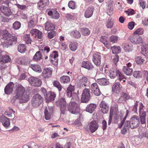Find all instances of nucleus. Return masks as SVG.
I'll list each match as a JSON object with an SVG mask.
<instances>
[{"label":"nucleus","instance_id":"f257e3e1","mask_svg":"<svg viewBox=\"0 0 148 148\" xmlns=\"http://www.w3.org/2000/svg\"><path fill=\"white\" fill-rule=\"evenodd\" d=\"M14 94L15 98L19 99L21 103L27 102L29 99V93L21 85H18L14 92Z\"/></svg>","mask_w":148,"mask_h":148},{"label":"nucleus","instance_id":"f03ea898","mask_svg":"<svg viewBox=\"0 0 148 148\" xmlns=\"http://www.w3.org/2000/svg\"><path fill=\"white\" fill-rule=\"evenodd\" d=\"M2 37L1 41L3 47L4 48H8L9 45H12L16 43L17 39L16 37L9 33L3 34Z\"/></svg>","mask_w":148,"mask_h":148},{"label":"nucleus","instance_id":"7ed1b4c3","mask_svg":"<svg viewBox=\"0 0 148 148\" xmlns=\"http://www.w3.org/2000/svg\"><path fill=\"white\" fill-rule=\"evenodd\" d=\"M109 76L111 79H114L117 77L118 79L121 82L122 79L125 78L123 74L118 69L115 68H112L109 70Z\"/></svg>","mask_w":148,"mask_h":148},{"label":"nucleus","instance_id":"20e7f679","mask_svg":"<svg viewBox=\"0 0 148 148\" xmlns=\"http://www.w3.org/2000/svg\"><path fill=\"white\" fill-rule=\"evenodd\" d=\"M129 122V125L132 129L137 127L140 125V119L137 115L132 116L130 119V121H126Z\"/></svg>","mask_w":148,"mask_h":148},{"label":"nucleus","instance_id":"39448f33","mask_svg":"<svg viewBox=\"0 0 148 148\" xmlns=\"http://www.w3.org/2000/svg\"><path fill=\"white\" fill-rule=\"evenodd\" d=\"M43 98L41 95L38 94H36L34 95L32 99V105L34 107H37L43 102Z\"/></svg>","mask_w":148,"mask_h":148},{"label":"nucleus","instance_id":"423d86ee","mask_svg":"<svg viewBox=\"0 0 148 148\" xmlns=\"http://www.w3.org/2000/svg\"><path fill=\"white\" fill-rule=\"evenodd\" d=\"M90 99V90L89 89H85L82 93L81 102L82 103H86Z\"/></svg>","mask_w":148,"mask_h":148},{"label":"nucleus","instance_id":"0eeeda50","mask_svg":"<svg viewBox=\"0 0 148 148\" xmlns=\"http://www.w3.org/2000/svg\"><path fill=\"white\" fill-rule=\"evenodd\" d=\"M68 110L71 113L75 114L79 112V106L75 102H71L68 106Z\"/></svg>","mask_w":148,"mask_h":148},{"label":"nucleus","instance_id":"6e6552de","mask_svg":"<svg viewBox=\"0 0 148 148\" xmlns=\"http://www.w3.org/2000/svg\"><path fill=\"white\" fill-rule=\"evenodd\" d=\"M132 66V64L130 62L126 63V65L123 67L122 71L126 75H131L133 72Z\"/></svg>","mask_w":148,"mask_h":148},{"label":"nucleus","instance_id":"1a4fd4ad","mask_svg":"<svg viewBox=\"0 0 148 148\" xmlns=\"http://www.w3.org/2000/svg\"><path fill=\"white\" fill-rule=\"evenodd\" d=\"M29 83L32 86L39 87L41 86L42 84V81L39 79L35 77H31L28 79Z\"/></svg>","mask_w":148,"mask_h":148},{"label":"nucleus","instance_id":"9d476101","mask_svg":"<svg viewBox=\"0 0 148 148\" xmlns=\"http://www.w3.org/2000/svg\"><path fill=\"white\" fill-rule=\"evenodd\" d=\"M59 104L60 108L61 113L64 114L66 111V103L65 99L62 98L60 99Z\"/></svg>","mask_w":148,"mask_h":148},{"label":"nucleus","instance_id":"9b49d317","mask_svg":"<svg viewBox=\"0 0 148 148\" xmlns=\"http://www.w3.org/2000/svg\"><path fill=\"white\" fill-rule=\"evenodd\" d=\"M129 39L131 42L135 44L142 43L143 42V39L141 37L134 34L130 36Z\"/></svg>","mask_w":148,"mask_h":148},{"label":"nucleus","instance_id":"f8f14e48","mask_svg":"<svg viewBox=\"0 0 148 148\" xmlns=\"http://www.w3.org/2000/svg\"><path fill=\"white\" fill-rule=\"evenodd\" d=\"M92 60L94 64L98 66H99L101 63V56L99 53H94L93 55Z\"/></svg>","mask_w":148,"mask_h":148},{"label":"nucleus","instance_id":"ddd939ff","mask_svg":"<svg viewBox=\"0 0 148 148\" xmlns=\"http://www.w3.org/2000/svg\"><path fill=\"white\" fill-rule=\"evenodd\" d=\"M58 56V52L54 51L49 56V60L53 64L57 65L58 63L57 57Z\"/></svg>","mask_w":148,"mask_h":148},{"label":"nucleus","instance_id":"4468645a","mask_svg":"<svg viewBox=\"0 0 148 148\" xmlns=\"http://www.w3.org/2000/svg\"><path fill=\"white\" fill-rule=\"evenodd\" d=\"M99 125L95 121H91L89 124V128L91 132L93 133L98 129Z\"/></svg>","mask_w":148,"mask_h":148},{"label":"nucleus","instance_id":"2eb2a0df","mask_svg":"<svg viewBox=\"0 0 148 148\" xmlns=\"http://www.w3.org/2000/svg\"><path fill=\"white\" fill-rule=\"evenodd\" d=\"M30 33L34 37H37L38 38L41 39L42 38V32L36 29H34L30 31Z\"/></svg>","mask_w":148,"mask_h":148},{"label":"nucleus","instance_id":"dca6fc26","mask_svg":"<svg viewBox=\"0 0 148 148\" xmlns=\"http://www.w3.org/2000/svg\"><path fill=\"white\" fill-rule=\"evenodd\" d=\"M91 89L93 93L96 96H99L100 95V91L97 84L94 83L91 85Z\"/></svg>","mask_w":148,"mask_h":148},{"label":"nucleus","instance_id":"f3484780","mask_svg":"<svg viewBox=\"0 0 148 148\" xmlns=\"http://www.w3.org/2000/svg\"><path fill=\"white\" fill-rule=\"evenodd\" d=\"M87 82L88 78L86 77H83L78 81L77 86L80 88L85 87Z\"/></svg>","mask_w":148,"mask_h":148},{"label":"nucleus","instance_id":"a211bd4d","mask_svg":"<svg viewBox=\"0 0 148 148\" xmlns=\"http://www.w3.org/2000/svg\"><path fill=\"white\" fill-rule=\"evenodd\" d=\"M101 110L104 114L106 113L108 111L109 106L107 103L104 101H101L100 105Z\"/></svg>","mask_w":148,"mask_h":148},{"label":"nucleus","instance_id":"6ab92c4d","mask_svg":"<svg viewBox=\"0 0 148 148\" xmlns=\"http://www.w3.org/2000/svg\"><path fill=\"white\" fill-rule=\"evenodd\" d=\"M14 86V84L12 82H10L5 87V93L7 95L10 94L12 91Z\"/></svg>","mask_w":148,"mask_h":148},{"label":"nucleus","instance_id":"aec40b11","mask_svg":"<svg viewBox=\"0 0 148 148\" xmlns=\"http://www.w3.org/2000/svg\"><path fill=\"white\" fill-rule=\"evenodd\" d=\"M51 18L54 19H58L60 17V15L57 11L54 9H52L48 13Z\"/></svg>","mask_w":148,"mask_h":148},{"label":"nucleus","instance_id":"412c9836","mask_svg":"<svg viewBox=\"0 0 148 148\" xmlns=\"http://www.w3.org/2000/svg\"><path fill=\"white\" fill-rule=\"evenodd\" d=\"M52 71L50 68H47L44 69L42 72L43 76L44 78L51 77L52 74Z\"/></svg>","mask_w":148,"mask_h":148},{"label":"nucleus","instance_id":"4be33fe9","mask_svg":"<svg viewBox=\"0 0 148 148\" xmlns=\"http://www.w3.org/2000/svg\"><path fill=\"white\" fill-rule=\"evenodd\" d=\"M94 10V8L92 6L88 7L85 11L84 16L86 18L90 17L92 15Z\"/></svg>","mask_w":148,"mask_h":148},{"label":"nucleus","instance_id":"5701e85b","mask_svg":"<svg viewBox=\"0 0 148 148\" xmlns=\"http://www.w3.org/2000/svg\"><path fill=\"white\" fill-rule=\"evenodd\" d=\"M56 97V95L53 92H50L48 93L47 97L45 98L46 102L48 103L54 101Z\"/></svg>","mask_w":148,"mask_h":148},{"label":"nucleus","instance_id":"b1692460","mask_svg":"<svg viewBox=\"0 0 148 148\" xmlns=\"http://www.w3.org/2000/svg\"><path fill=\"white\" fill-rule=\"evenodd\" d=\"M75 90L74 87L70 84L66 90V96L69 97H72Z\"/></svg>","mask_w":148,"mask_h":148},{"label":"nucleus","instance_id":"393cba45","mask_svg":"<svg viewBox=\"0 0 148 148\" xmlns=\"http://www.w3.org/2000/svg\"><path fill=\"white\" fill-rule=\"evenodd\" d=\"M1 121L2 125L5 127H8L10 125V122L9 119L5 116L1 118Z\"/></svg>","mask_w":148,"mask_h":148},{"label":"nucleus","instance_id":"a878e982","mask_svg":"<svg viewBox=\"0 0 148 148\" xmlns=\"http://www.w3.org/2000/svg\"><path fill=\"white\" fill-rule=\"evenodd\" d=\"M141 53L146 57L148 58V44L143 45L141 46Z\"/></svg>","mask_w":148,"mask_h":148},{"label":"nucleus","instance_id":"bb28decb","mask_svg":"<svg viewBox=\"0 0 148 148\" xmlns=\"http://www.w3.org/2000/svg\"><path fill=\"white\" fill-rule=\"evenodd\" d=\"M144 107V106L141 103H139V114L140 117H146V113L143 109Z\"/></svg>","mask_w":148,"mask_h":148},{"label":"nucleus","instance_id":"cd10ccee","mask_svg":"<svg viewBox=\"0 0 148 148\" xmlns=\"http://www.w3.org/2000/svg\"><path fill=\"white\" fill-rule=\"evenodd\" d=\"M1 11L3 13L7 16H10L11 14V12L10 9L4 6H1Z\"/></svg>","mask_w":148,"mask_h":148},{"label":"nucleus","instance_id":"c85d7f7f","mask_svg":"<svg viewBox=\"0 0 148 148\" xmlns=\"http://www.w3.org/2000/svg\"><path fill=\"white\" fill-rule=\"evenodd\" d=\"M96 107V105L95 104L91 103L87 106L86 111L90 113H92L95 110Z\"/></svg>","mask_w":148,"mask_h":148},{"label":"nucleus","instance_id":"c756f323","mask_svg":"<svg viewBox=\"0 0 148 148\" xmlns=\"http://www.w3.org/2000/svg\"><path fill=\"white\" fill-rule=\"evenodd\" d=\"M45 29L46 31L53 30L55 28L54 25L49 22H47L45 24Z\"/></svg>","mask_w":148,"mask_h":148},{"label":"nucleus","instance_id":"7c9ffc66","mask_svg":"<svg viewBox=\"0 0 148 148\" xmlns=\"http://www.w3.org/2000/svg\"><path fill=\"white\" fill-rule=\"evenodd\" d=\"M120 83L117 82L113 85L112 90L116 93H118L120 91Z\"/></svg>","mask_w":148,"mask_h":148},{"label":"nucleus","instance_id":"2f4dec72","mask_svg":"<svg viewBox=\"0 0 148 148\" xmlns=\"http://www.w3.org/2000/svg\"><path fill=\"white\" fill-rule=\"evenodd\" d=\"M61 83L63 84L69 83L70 81V77L66 75H63L62 76L60 79Z\"/></svg>","mask_w":148,"mask_h":148},{"label":"nucleus","instance_id":"473e14b6","mask_svg":"<svg viewBox=\"0 0 148 148\" xmlns=\"http://www.w3.org/2000/svg\"><path fill=\"white\" fill-rule=\"evenodd\" d=\"M10 59L8 56L6 55L0 57V62L4 63L8 62L10 61Z\"/></svg>","mask_w":148,"mask_h":148},{"label":"nucleus","instance_id":"72a5a7b5","mask_svg":"<svg viewBox=\"0 0 148 148\" xmlns=\"http://www.w3.org/2000/svg\"><path fill=\"white\" fill-rule=\"evenodd\" d=\"M82 66L88 70H90L93 67L91 63L88 61L83 62L82 63Z\"/></svg>","mask_w":148,"mask_h":148},{"label":"nucleus","instance_id":"f704fd0d","mask_svg":"<svg viewBox=\"0 0 148 148\" xmlns=\"http://www.w3.org/2000/svg\"><path fill=\"white\" fill-rule=\"evenodd\" d=\"M100 41L101 42L103 43L108 49L110 48V46L107 40L106 37V36H102L100 39Z\"/></svg>","mask_w":148,"mask_h":148},{"label":"nucleus","instance_id":"c9c22d12","mask_svg":"<svg viewBox=\"0 0 148 148\" xmlns=\"http://www.w3.org/2000/svg\"><path fill=\"white\" fill-rule=\"evenodd\" d=\"M114 23V19H109L106 22V26L108 28H111L112 27Z\"/></svg>","mask_w":148,"mask_h":148},{"label":"nucleus","instance_id":"e433bc0d","mask_svg":"<svg viewBox=\"0 0 148 148\" xmlns=\"http://www.w3.org/2000/svg\"><path fill=\"white\" fill-rule=\"evenodd\" d=\"M97 82L99 84L101 85H106L108 84L109 82L105 78L98 79Z\"/></svg>","mask_w":148,"mask_h":148},{"label":"nucleus","instance_id":"4c0bfd02","mask_svg":"<svg viewBox=\"0 0 148 148\" xmlns=\"http://www.w3.org/2000/svg\"><path fill=\"white\" fill-rule=\"evenodd\" d=\"M42 58V55L40 51H37L33 58V60L35 61L39 60Z\"/></svg>","mask_w":148,"mask_h":148},{"label":"nucleus","instance_id":"58836bf2","mask_svg":"<svg viewBox=\"0 0 148 148\" xmlns=\"http://www.w3.org/2000/svg\"><path fill=\"white\" fill-rule=\"evenodd\" d=\"M30 67L36 72L40 73L42 71L40 67L38 64H31L30 65Z\"/></svg>","mask_w":148,"mask_h":148},{"label":"nucleus","instance_id":"ea45409f","mask_svg":"<svg viewBox=\"0 0 148 148\" xmlns=\"http://www.w3.org/2000/svg\"><path fill=\"white\" fill-rule=\"evenodd\" d=\"M130 128V125H129V122L128 121H125L124 123V126L121 130V133L123 134H125L127 130Z\"/></svg>","mask_w":148,"mask_h":148},{"label":"nucleus","instance_id":"a19ab883","mask_svg":"<svg viewBox=\"0 0 148 148\" xmlns=\"http://www.w3.org/2000/svg\"><path fill=\"white\" fill-rule=\"evenodd\" d=\"M111 49L112 53L114 54L118 53L120 52L121 50V48L120 47L116 46L112 47Z\"/></svg>","mask_w":148,"mask_h":148},{"label":"nucleus","instance_id":"79ce46f5","mask_svg":"<svg viewBox=\"0 0 148 148\" xmlns=\"http://www.w3.org/2000/svg\"><path fill=\"white\" fill-rule=\"evenodd\" d=\"M18 50L21 53H24L26 50V46L24 44H20L18 46Z\"/></svg>","mask_w":148,"mask_h":148},{"label":"nucleus","instance_id":"37998d69","mask_svg":"<svg viewBox=\"0 0 148 148\" xmlns=\"http://www.w3.org/2000/svg\"><path fill=\"white\" fill-rule=\"evenodd\" d=\"M44 113L45 119L47 120H49L51 118V114L49 112L47 107L45 108Z\"/></svg>","mask_w":148,"mask_h":148},{"label":"nucleus","instance_id":"c03bdc74","mask_svg":"<svg viewBox=\"0 0 148 148\" xmlns=\"http://www.w3.org/2000/svg\"><path fill=\"white\" fill-rule=\"evenodd\" d=\"M129 110H127L126 111V114L125 116L123 118L122 120H121V123L119 125L118 127L119 128H121L123 125H124V123L125 122V121L129 114Z\"/></svg>","mask_w":148,"mask_h":148},{"label":"nucleus","instance_id":"a18cd8bd","mask_svg":"<svg viewBox=\"0 0 148 148\" xmlns=\"http://www.w3.org/2000/svg\"><path fill=\"white\" fill-rule=\"evenodd\" d=\"M54 86L57 88L59 91H61L63 87L61 86L60 82L57 81H54L53 82Z\"/></svg>","mask_w":148,"mask_h":148},{"label":"nucleus","instance_id":"49530a36","mask_svg":"<svg viewBox=\"0 0 148 148\" xmlns=\"http://www.w3.org/2000/svg\"><path fill=\"white\" fill-rule=\"evenodd\" d=\"M80 31L82 34L84 36L88 35L90 34V31L88 28H81Z\"/></svg>","mask_w":148,"mask_h":148},{"label":"nucleus","instance_id":"de8ad7c7","mask_svg":"<svg viewBox=\"0 0 148 148\" xmlns=\"http://www.w3.org/2000/svg\"><path fill=\"white\" fill-rule=\"evenodd\" d=\"M24 40L27 44H31L32 42L29 34H25L24 36Z\"/></svg>","mask_w":148,"mask_h":148},{"label":"nucleus","instance_id":"09e8293b","mask_svg":"<svg viewBox=\"0 0 148 148\" xmlns=\"http://www.w3.org/2000/svg\"><path fill=\"white\" fill-rule=\"evenodd\" d=\"M136 61L138 64H142L145 61V59L143 57L138 56L136 58Z\"/></svg>","mask_w":148,"mask_h":148},{"label":"nucleus","instance_id":"8fccbe9b","mask_svg":"<svg viewBox=\"0 0 148 148\" xmlns=\"http://www.w3.org/2000/svg\"><path fill=\"white\" fill-rule=\"evenodd\" d=\"M77 47V44L76 43H71L69 45V47L72 51H75Z\"/></svg>","mask_w":148,"mask_h":148},{"label":"nucleus","instance_id":"3c124183","mask_svg":"<svg viewBox=\"0 0 148 148\" xmlns=\"http://www.w3.org/2000/svg\"><path fill=\"white\" fill-rule=\"evenodd\" d=\"M21 24L20 22L16 21L14 23L13 25V27L14 29L17 30L21 27Z\"/></svg>","mask_w":148,"mask_h":148},{"label":"nucleus","instance_id":"603ef678","mask_svg":"<svg viewBox=\"0 0 148 148\" xmlns=\"http://www.w3.org/2000/svg\"><path fill=\"white\" fill-rule=\"evenodd\" d=\"M144 32V30L142 28L140 27L137 29L134 33V34H138L141 35L143 34Z\"/></svg>","mask_w":148,"mask_h":148},{"label":"nucleus","instance_id":"864d4df0","mask_svg":"<svg viewBox=\"0 0 148 148\" xmlns=\"http://www.w3.org/2000/svg\"><path fill=\"white\" fill-rule=\"evenodd\" d=\"M122 47L125 51L130 52L131 50L130 46L127 43L124 44Z\"/></svg>","mask_w":148,"mask_h":148},{"label":"nucleus","instance_id":"5fc2aeb1","mask_svg":"<svg viewBox=\"0 0 148 148\" xmlns=\"http://www.w3.org/2000/svg\"><path fill=\"white\" fill-rule=\"evenodd\" d=\"M73 35L75 38H78L81 37V35L79 31L77 30H75L73 33Z\"/></svg>","mask_w":148,"mask_h":148},{"label":"nucleus","instance_id":"6e6d98bb","mask_svg":"<svg viewBox=\"0 0 148 148\" xmlns=\"http://www.w3.org/2000/svg\"><path fill=\"white\" fill-rule=\"evenodd\" d=\"M56 35V32L54 31H51L48 33L47 37L49 39L53 38Z\"/></svg>","mask_w":148,"mask_h":148},{"label":"nucleus","instance_id":"4d7b16f0","mask_svg":"<svg viewBox=\"0 0 148 148\" xmlns=\"http://www.w3.org/2000/svg\"><path fill=\"white\" fill-rule=\"evenodd\" d=\"M59 47L62 50H65L67 48V46L66 44L63 42H59Z\"/></svg>","mask_w":148,"mask_h":148},{"label":"nucleus","instance_id":"13d9d810","mask_svg":"<svg viewBox=\"0 0 148 148\" xmlns=\"http://www.w3.org/2000/svg\"><path fill=\"white\" fill-rule=\"evenodd\" d=\"M41 94L42 95L44 96L45 98L47 97L48 93L47 92L46 90L44 88H42L41 90Z\"/></svg>","mask_w":148,"mask_h":148},{"label":"nucleus","instance_id":"bf43d9fd","mask_svg":"<svg viewBox=\"0 0 148 148\" xmlns=\"http://www.w3.org/2000/svg\"><path fill=\"white\" fill-rule=\"evenodd\" d=\"M68 6L69 8L73 9L75 8V2L73 1H70L68 4Z\"/></svg>","mask_w":148,"mask_h":148},{"label":"nucleus","instance_id":"052dcab7","mask_svg":"<svg viewBox=\"0 0 148 148\" xmlns=\"http://www.w3.org/2000/svg\"><path fill=\"white\" fill-rule=\"evenodd\" d=\"M72 97L71 100H72L73 101H78L79 100V99L78 96L76 93H73Z\"/></svg>","mask_w":148,"mask_h":148},{"label":"nucleus","instance_id":"680f3d73","mask_svg":"<svg viewBox=\"0 0 148 148\" xmlns=\"http://www.w3.org/2000/svg\"><path fill=\"white\" fill-rule=\"evenodd\" d=\"M110 41L112 42H115L118 40V37L114 36H111L110 38Z\"/></svg>","mask_w":148,"mask_h":148},{"label":"nucleus","instance_id":"e2e57ef3","mask_svg":"<svg viewBox=\"0 0 148 148\" xmlns=\"http://www.w3.org/2000/svg\"><path fill=\"white\" fill-rule=\"evenodd\" d=\"M37 5L38 8L40 9H41V8H42L44 7L46 5V4L45 3H43L42 1H41L40 0L38 3Z\"/></svg>","mask_w":148,"mask_h":148},{"label":"nucleus","instance_id":"0e129e2a","mask_svg":"<svg viewBox=\"0 0 148 148\" xmlns=\"http://www.w3.org/2000/svg\"><path fill=\"white\" fill-rule=\"evenodd\" d=\"M113 3V1H110L109 2L108 4V8L107 10V12H108L109 10V12L110 13L112 10V8H111L112 5V3Z\"/></svg>","mask_w":148,"mask_h":148},{"label":"nucleus","instance_id":"69168bd1","mask_svg":"<svg viewBox=\"0 0 148 148\" xmlns=\"http://www.w3.org/2000/svg\"><path fill=\"white\" fill-rule=\"evenodd\" d=\"M140 71H135L134 72L133 75L134 77L137 78L140 76Z\"/></svg>","mask_w":148,"mask_h":148},{"label":"nucleus","instance_id":"338daca9","mask_svg":"<svg viewBox=\"0 0 148 148\" xmlns=\"http://www.w3.org/2000/svg\"><path fill=\"white\" fill-rule=\"evenodd\" d=\"M28 27H33L35 26V22L32 20H31L28 23Z\"/></svg>","mask_w":148,"mask_h":148},{"label":"nucleus","instance_id":"774afa93","mask_svg":"<svg viewBox=\"0 0 148 148\" xmlns=\"http://www.w3.org/2000/svg\"><path fill=\"white\" fill-rule=\"evenodd\" d=\"M43 51H44V54L48 53L50 51V48L46 46L42 50Z\"/></svg>","mask_w":148,"mask_h":148}]
</instances>
